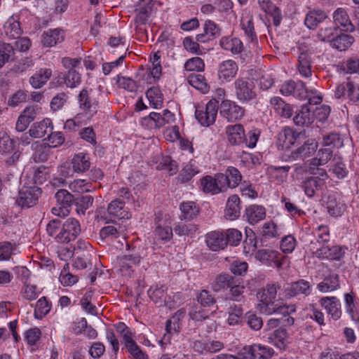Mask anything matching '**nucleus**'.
Returning a JSON list of instances; mask_svg holds the SVG:
<instances>
[{
    "label": "nucleus",
    "mask_w": 359,
    "mask_h": 359,
    "mask_svg": "<svg viewBox=\"0 0 359 359\" xmlns=\"http://www.w3.org/2000/svg\"><path fill=\"white\" fill-rule=\"evenodd\" d=\"M4 31L6 34L11 39H18L22 34L20 22L13 17L10 18L6 21L4 25Z\"/></svg>",
    "instance_id": "4c0bfd02"
},
{
    "label": "nucleus",
    "mask_w": 359,
    "mask_h": 359,
    "mask_svg": "<svg viewBox=\"0 0 359 359\" xmlns=\"http://www.w3.org/2000/svg\"><path fill=\"white\" fill-rule=\"evenodd\" d=\"M335 30L336 28L332 26L322 27L318 32L317 38L320 41L332 43Z\"/></svg>",
    "instance_id": "680f3d73"
},
{
    "label": "nucleus",
    "mask_w": 359,
    "mask_h": 359,
    "mask_svg": "<svg viewBox=\"0 0 359 359\" xmlns=\"http://www.w3.org/2000/svg\"><path fill=\"white\" fill-rule=\"evenodd\" d=\"M243 313V309L240 306H231L229 311V323L230 325L238 324L242 318Z\"/></svg>",
    "instance_id": "bf43d9fd"
},
{
    "label": "nucleus",
    "mask_w": 359,
    "mask_h": 359,
    "mask_svg": "<svg viewBox=\"0 0 359 359\" xmlns=\"http://www.w3.org/2000/svg\"><path fill=\"white\" fill-rule=\"evenodd\" d=\"M238 70V66L234 60H224L218 66V78L222 82H229L236 76Z\"/></svg>",
    "instance_id": "9d476101"
},
{
    "label": "nucleus",
    "mask_w": 359,
    "mask_h": 359,
    "mask_svg": "<svg viewBox=\"0 0 359 359\" xmlns=\"http://www.w3.org/2000/svg\"><path fill=\"white\" fill-rule=\"evenodd\" d=\"M339 286L338 275L333 273L326 277L323 281L318 285L320 292H327L337 289Z\"/></svg>",
    "instance_id": "58836bf2"
},
{
    "label": "nucleus",
    "mask_w": 359,
    "mask_h": 359,
    "mask_svg": "<svg viewBox=\"0 0 359 359\" xmlns=\"http://www.w3.org/2000/svg\"><path fill=\"white\" fill-rule=\"evenodd\" d=\"M278 255L279 252L276 250L262 249L255 253V257L263 264H271L278 262Z\"/></svg>",
    "instance_id": "473e14b6"
},
{
    "label": "nucleus",
    "mask_w": 359,
    "mask_h": 359,
    "mask_svg": "<svg viewBox=\"0 0 359 359\" xmlns=\"http://www.w3.org/2000/svg\"><path fill=\"white\" fill-rule=\"evenodd\" d=\"M14 48L9 43H0V69L12 60Z\"/></svg>",
    "instance_id": "09e8293b"
},
{
    "label": "nucleus",
    "mask_w": 359,
    "mask_h": 359,
    "mask_svg": "<svg viewBox=\"0 0 359 359\" xmlns=\"http://www.w3.org/2000/svg\"><path fill=\"white\" fill-rule=\"evenodd\" d=\"M74 201L77 212L84 215L86 210L93 205L94 198L90 195H85L74 198Z\"/></svg>",
    "instance_id": "a18cd8bd"
},
{
    "label": "nucleus",
    "mask_w": 359,
    "mask_h": 359,
    "mask_svg": "<svg viewBox=\"0 0 359 359\" xmlns=\"http://www.w3.org/2000/svg\"><path fill=\"white\" fill-rule=\"evenodd\" d=\"M57 203L60 205H63L67 208H69L74 201V198L67 190L60 189L55 195Z\"/></svg>",
    "instance_id": "49530a36"
},
{
    "label": "nucleus",
    "mask_w": 359,
    "mask_h": 359,
    "mask_svg": "<svg viewBox=\"0 0 359 359\" xmlns=\"http://www.w3.org/2000/svg\"><path fill=\"white\" fill-rule=\"evenodd\" d=\"M81 232L79 221L74 218H68L63 222L60 233L56 238V242L68 243L74 241Z\"/></svg>",
    "instance_id": "39448f33"
},
{
    "label": "nucleus",
    "mask_w": 359,
    "mask_h": 359,
    "mask_svg": "<svg viewBox=\"0 0 359 359\" xmlns=\"http://www.w3.org/2000/svg\"><path fill=\"white\" fill-rule=\"evenodd\" d=\"M235 278L227 273H222L217 276L212 283V289L218 292L222 289L230 287L235 284Z\"/></svg>",
    "instance_id": "f704fd0d"
},
{
    "label": "nucleus",
    "mask_w": 359,
    "mask_h": 359,
    "mask_svg": "<svg viewBox=\"0 0 359 359\" xmlns=\"http://www.w3.org/2000/svg\"><path fill=\"white\" fill-rule=\"evenodd\" d=\"M205 243L212 251L223 250L227 245L224 233L217 231H210L205 235Z\"/></svg>",
    "instance_id": "f8f14e48"
},
{
    "label": "nucleus",
    "mask_w": 359,
    "mask_h": 359,
    "mask_svg": "<svg viewBox=\"0 0 359 359\" xmlns=\"http://www.w3.org/2000/svg\"><path fill=\"white\" fill-rule=\"evenodd\" d=\"M318 144L315 139L306 140L298 149L292 151L291 158L293 159H305L311 156L318 148Z\"/></svg>",
    "instance_id": "9b49d317"
},
{
    "label": "nucleus",
    "mask_w": 359,
    "mask_h": 359,
    "mask_svg": "<svg viewBox=\"0 0 359 359\" xmlns=\"http://www.w3.org/2000/svg\"><path fill=\"white\" fill-rule=\"evenodd\" d=\"M182 217L184 219H192L199 212V208L193 201L184 202L180 205Z\"/></svg>",
    "instance_id": "a19ab883"
},
{
    "label": "nucleus",
    "mask_w": 359,
    "mask_h": 359,
    "mask_svg": "<svg viewBox=\"0 0 359 359\" xmlns=\"http://www.w3.org/2000/svg\"><path fill=\"white\" fill-rule=\"evenodd\" d=\"M287 333L285 329L276 330L269 337V341L280 349L285 348Z\"/></svg>",
    "instance_id": "ea45409f"
},
{
    "label": "nucleus",
    "mask_w": 359,
    "mask_h": 359,
    "mask_svg": "<svg viewBox=\"0 0 359 359\" xmlns=\"http://www.w3.org/2000/svg\"><path fill=\"white\" fill-rule=\"evenodd\" d=\"M241 213V200L234 194L229 197L226 204L225 217L230 220L239 217Z\"/></svg>",
    "instance_id": "5701e85b"
},
{
    "label": "nucleus",
    "mask_w": 359,
    "mask_h": 359,
    "mask_svg": "<svg viewBox=\"0 0 359 359\" xmlns=\"http://www.w3.org/2000/svg\"><path fill=\"white\" fill-rule=\"evenodd\" d=\"M235 94L241 102H248L254 100L256 96L255 85L248 78H238L234 82Z\"/></svg>",
    "instance_id": "20e7f679"
},
{
    "label": "nucleus",
    "mask_w": 359,
    "mask_h": 359,
    "mask_svg": "<svg viewBox=\"0 0 359 359\" xmlns=\"http://www.w3.org/2000/svg\"><path fill=\"white\" fill-rule=\"evenodd\" d=\"M81 76L75 69H70L64 76V83L69 88H74L80 83Z\"/></svg>",
    "instance_id": "052dcab7"
},
{
    "label": "nucleus",
    "mask_w": 359,
    "mask_h": 359,
    "mask_svg": "<svg viewBox=\"0 0 359 359\" xmlns=\"http://www.w3.org/2000/svg\"><path fill=\"white\" fill-rule=\"evenodd\" d=\"M320 304L334 320L340 318L341 316V304L337 297H323L320 300Z\"/></svg>",
    "instance_id": "ddd939ff"
},
{
    "label": "nucleus",
    "mask_w": 359,
    "mask_h": 359,
    "mask_svg": "<svg viewBox=\"0 0 359 359\" xmlns=\"http://www.w3.org/2000/svg\"><path fill=\"white\" fill-rule=\"evenodd\" d=\"M225 240L227 241V244L231 245H238L242 239V233L240 231L236 229H229L226 230L225 233Z\"/></svg>",
    "instance_id": "13d9d810"
},
{
    "label": "nucleus",
    "mask_w": 359,
    "mask_h": 359,
    "mask_svg": "<svg viewBox=\"0 0 359 359\" xmlns=\"http://www.w3.org/2000/svg\"><path fill=\"white\" fill-rule=\"evenodd\" d=\"M79 109L88 118L97 114L100 108V101L92 88H83L77 97Z\"/></svg>",
    "instance_id": "f03ea898"
},
{
    "label": "nucleus",
    "mask_w": 359,
    "mask_h": 359,
    "mask_svg": "<svg viewBox=\"0 0 359 359\" xmlns=\"http://www.w3.org/2000/svg\"><path fill=\"white\" fill-rule=\"evenodd\" d=\"M50 310V305L48 303L46 297H43L39 299L34 308V316L37 319H41L45 316Z\"/></svg>",
    "instance_id": "8fccbe9b"
},
{
    "label": "nucleus",
    "mask_w": 359,
    "mask_h": 359,
    "mask_svg": "<svg viewBox=\"0 0 359 359\" xmlns=\"http://www.w3.org/2000/svg\"><path fill=\"white\" fill-rule=\"evenodd\" d=\"M316 93V90H310L306 87V85L302 81H297L296 83L295 91L294 96L299 97L301 100H306L309 96V93L314 94Z\"/></svg>",
    "instance_id": "0e129e2a"
},
{
    "label": "nucleus",
    "mask_w": 359,
    "mask_h": 359,
    "mask_svg": "<svg viewBox=\"0 0 359 359\" xmlns=\"http://www.w3.org/2000/svg\"><path fill=\"white\" fill-rule=\"evenodd\" d=\"M187 81L191 86L199 90L203 93H206L209 90V86L204 76L201 74H191L187 77Z\"/></svg>",
    "instance_id": "e433bc0d"
},
{
    "label": "nucleus",
    "mask_w": 359,
    "mask_h": 359,
    "mask_svg": "<svg viewBox=\"0 0 359 359\" xmlns=\"http://www.w3.org/2000/svg\"><path fill=\"white\" fill-rule=\"evenodd\" d=\"M258 4L262 10L273 18V25L278 26L283 18L280 9L271 0H258Z\"/></svg>",
    "instance_id": "4be33fe9"
},
{
    "label": "nucleus",
    "mask_w": 359,
    "mask_h": 359,
    "mask_svg": "<svg viewBox=\"0 0 359 359\" xmlns=\"http://www.w3.org/2000/svg\"><path fill=\"white\" fill-rule=\"evenodd\" d=\"M329 170L338 179L345 177L348 172L341 158L337 156L332 159Z\"/></svg>",
    "instance_id": "7c9ffc66"
},
{
    "label": "nucleus",
    "mask_w": 359,
    "mask_h": 359,
    "mask_svg": "<svg viewBox=\"0 0 359 359\" xmlns=\"http://www.w3.org/2000/svg\"><path fill=\"white\" fill-rule=\"evenodd\" d=\"M320 176L321 177H309L302 182L301 187L308 197H314L316 194L321 190L325 185V180L327 178L326 172L323 171Z\"/></svg>",
    "instance_id": "1a4fd4ad"
},
{
    "label": "nucleus",
    "mask_w": 359,
    "mask_h": 359,
    "mask_svg": "<svg viewBox=\"0 0 359 359\" xmlns=\"http://www.w3.org/2000/svg\"><path fill=\"white\" fill-rule=\"evenodd\" d=\"M150 104L154 108L158 109L161 107L163 104L162 95L157 88H149L146 93Z\"/></svg>",
    "instance_id": "603ef678"
},
{
    "label": "nucleus",
    "mask_w": 359,
    "mask_h": 359,
    "mask_svg": "<svg viewBox=\"0 0 359 359\" xmlns=\"http://www.w3.org/2000/svg\"><path fill=\"white\" fill-rule=\"evenodd\" d=\"M41 194V189L37 187L23 188L19 191L16 203L22 208L32 207L36 204Z\"/></svg>",
    "instance_id": "6e6552de"
},
{
    "label": "nucleus",
    "mask_w": 359,
    "mask_h": 359,
    "mask_svg": "<svg viewBox=\"0 0 359 359\" xmlns=\"http://www.w3.org/2000/svg\"><path fill=\"white\" fill-rule=\"evenodd\" d=\"M72 165L74 172L77 173L85 172L90 168V157L86 153L76 154L72 159Z\"/></svg>",
    "instance_id": "cd10ccee"
},
{
    "label": "nucleus",
    "mask_w": 359,
    "mask_h": 359,
    "mask_svg": "<svg viewBox=\"0 0 359 359\" xmlns=\"http://www.w3.org/2000/svg\"><path fill=\"white\" fill-rule=\"evenodd\" d=\"M64 32L61 29H48L41 35V43L45 47H52L63 41Z\"/></svg>",
    "instance_id": "6ab92c4d"
},
{
    "label": "nucleus",
    "mask_w": 359,
    "mask_h": 359,
    "mask_svg": "<svg viewBox=\"0 0 359 359\" xmlns=\"http://www.w3.org/2000/svg\"><path fill=\"white\" fill-rule=\"evenodd\" d=\"M313 120L314 114L306 105L302 106L301 110L293 118L294 123L299 126H308L313 123Z\"/></svg>",
    "instance_id": "c756f323"
},
{
    "label": "nucleus",
    "mask_w": 359,
    "mask_h": 359,
    "mask_svg": "<svg viewBox=\"0 0 359 359\" xmlns=\"http://www.w3.org/2000/svg\"><path fill=\"white\" fill-rule=\"evenodd\" d=\"M184 68L190 72H203L205 68L203 60L199 57L189 59L184 64Z\"/></svg>",
    "instance_id": "6e6d98bb"
},
{
    "label": "nucleus",
    "mask_w": 359,
    "mask_h": 359,
    "mask_svg": "<svg viewBox=\"0 0 359 359\" xmlns=\"http://www.w3.org/2000/svg\"><path fill=\"white\" fill-rule=\"evenodd\" d=\"M197 301L203 306H210L216 303L215 297L208 290H202L197 296Z\"/></svg>",
    "instance_id": "338daca9"
},
{
    "label": "nucleus",
    "mask_w": 359,
    "mask_h": 359,
    "mask_svg": "<svg viewBox=\"0 0 359 359\" xmlns=\"http://www.w3.org/2000/svg\"><path fill=\"white\" fill-rule=\"evenodd\" d=\"M354 38L346 34H341L332 41V45L339 51L347 50L354 42Z\"/></svg>",
    "instance_id": "c9c22d12"
},
{
    "label": "nucleus",
    "mask_w": 359,
    "mask_h": 359,
    "mask_svg": "<svg viewBox=\"0 0 359 359\" xmlns=\"http://www.w3.org/2000/svg\"><path fill=\"white\" fill-rule=\"evenodd\" d=\"M333 19L336 26L341 27L342 30L347 32H352L354 31V25L352 24L349 16L344 8H337L333 13Z\"/></svg>",
    "instance_id": "f3484780"
},
{
    "label": "nucleus",
    "mask_w": 359,
    "mask_h": 359,
    "mask_svg": "<svg viewBox=\"0 0 359 359\" xmlns=\"http://www.w3.org/2000/svg\"><path fill=\"white\" fill-rule=\"evenodd\" d=\"M201 185L204 192L217 194L219 193L215 177L207 175L201 179Z\"/></svg>",
    "instance_id": "3c124183"
},
{
    "label": "nucleus",
    "mask_w": 359,
    "mask_h": 359,
    "mask_svg": "<svg viewBox=\"0 0 359 359\" xmlns=\"http://www.w3.org/2000/svg\"><path fill=\"white\" fill-rule=\"evenodd\" d=\"M107 212L114 219H128L130 214L125 208V203L120 199L112 201L108 205Z\"/></svg>",
    "instance_id": "2eb2a0df"
},
{
    "label": "nucleus",
    "mask_w": 359,
    "mask_h": 359,
    "mask_svg": "<svg viewBox=\"0 0 359 359\" xmlns=\"http://www.w3.org/2000/svg\"><path fill=\"white\" fill-rule=\"evenodd\" d=\"M298 69L301 75L305 77L311 76V56L306 46L299 47Z\"/></svg>",
    "instance_id": "aec40b11"
},
{
    "label": "nucleus",
    "mask_w": 359,
    "mask_h": 359,
    "mask_svg": "<svg viewBox=\"0 0 359 359\" xmlns=\"http://www.w3.org/2000/svg\"><path fill=\"white\" fill-rule=\"evenodd\" d=\"M141 260V256L135 251H133L131 253L124 255L120 258L119 264L121 266V270L124 271L128 270L133 267V266L137 265Z\"/></svg>",
    "instance_id": "72a5a7b5"
},
{
    "label": "nucleus",
    "mask_w": 359,
    "mask_h": 359,
    "mask_svg": "<svg viewBox=\"0 0 359 359\" xmlns=\"http://www.w3.org/2000/svg\"><path fill=\"white\" fill-rule=\"evenodd\" d=\"M254 344L251 346H244L238 353L236 356L234 355L235 359H256L255 353Z\"/></svg>",
    "instance_id": "774afa93"
},
{
    "label": "nucleus",
    "mask_w": 359,
    "mask_h": 359,
    "mask_svg": "<svg viewBox=\"0 0 359 359\" xmlns=\"http://www.w3.org/2000/svg\"><path fill=\"white\" fill-rule=\"evenodd\" d=\"M51 76V69L41 68L29 78V82L32 88L38 89L42 88Z\"/></svg>",
    "instance_id": "b1692460"
},
{
    "label": "nucleus",
    "mask_w": 359,
    "mask_h": 359,
    "mask_svg": "<svg viewBox=\"0 0 359 359\" xmlns=\"http://www.w3.org/2000/svg\"><path fill=\"white\" fill-rule=\"evenodd\" d=\"M167 287L164 285L158 287V285L151 287L148 290V295L150 299L160 305H163L166 302Z\"/></svg>",
    "instance_id": "2f4dec72"
},
{
    "label": "nucleus",
    "mask_w": 359,
    "mask_h": 359,
    "mask_svg": "<svg viewBox=\"0 0 359 359\" xmlns=\"http://www.w3.org/2000/svg\"><path fill=\"white\" fill-rule=\"evenodd\" d=\"M218 109V101L215 99L210 100L205 107H196L195 112L196 118L201 125L210 126L215 121Z\"/></svg>",
    "instance_id": "7ed1b4c3"
},
{
    "label": "nucleus",
    "mask_w": 359,
    "mask_h": 359,
    "mask_svg": "<svg viewBox=\"0 0 359 359\" xmlns=\"http://www.w3.org/2000/svg\"><path fill=\"white\" fill-rule=\"evenodd\" d=\"M52 121L50 118H44L40 122L34 123L29 130V136L33 138H42L52 130Z\"/></svg>",
    "instance_id": "a878e982"
},
{
    "label": "nucleus",
    "mask_w": 359,
    "mask_h": 359,
    "mask_svg": "<svg viewBox=\"0 0 359 359\" xmlns=\"http://www.w3.org/2000/svg\"><path fill=\"white\" fill-rule=\"evenodd\" d=\"M311 291L312 285L310 282L304 279H299L297 281L288 284L287 287L284 290V295L287 299L299 297L301 296L306 297L311 294Z\"/></svg>",
    "instance_id": "0eeeda50"
},
{
    "label": "nucleus",
    "mask_w": 359,
    "mask_h": 359,
    "mask_svg": "<svg viewBox=\"0 0 359 359\" xmlns=\"http://www.w3.org/2000/svg\"><path fill=\"white\" fill-rule=\"evenodd\" d=\"M221 48L233 55H238L243 50V43L237 37L223 36L219 41Z\"/></svg>",
    "instance_id": "a211bd4d"
},
{
    "label": "nucleus",
    "mask_w": 359,
    "mask_h": 359,
    "mask_svg": "<svg viewBox=\"0 0 359 359\" xmlns=\"http://www.w3.org/2000/svg\"><path fill=\"white\" fill-rule=\"evenodd\" d=\"M198 227L194 224H181L174 227L176 234L180 236H192L196 232Z\"/></svg>",
    "instance_id": "5fc2aeb1"
},
{
    "label": "nucleus",
    "mask_w": 359,
    "mask_h": 359,
    "mask_svg": "<svg viewBox=\"0 0 359 359\" xmlns=\"http://www.w3.org/2000/svg\"><path fill=\"white\" fill-rule=\"evenodd\" d=\"M300 136L299 133H296L290 128H283L278 135L277 144L281 147L283 149H290Z\"/></svg>",
    "instance_id": "4468645a"
},
{
    "label": "nucleus",
    "mask_w": 359,
    "mask_h": 359,
    "mask_svg": "<svg viewBox=\"0 0 359 359\" xmlns=\"http://www.w3.org/2000/svg\"><path fill=\"white\" fill-rule=\"evenodd\" d=\"M327 18V14L322 10L310 11L306 15L304 23L310 29H314Z\"/></svg>",
    "instance_id": "c85d7f7f"
},
{
    "label": "nucleus",
    "mask_w": 359,
    "mask_h": 359,
    "mask_svg": "<svg viewBox=\"0 0 359 359\" xmlns=\"http://www.w3.org/2000/svg\"><path fill=\"white\" fill-rule=\"evenodd\" d=\"M14 149V140L4 130H0V153L6 154Z\"/></svg>",
    "instance_id": "de8ad7c7"
},
{
    "label": "nucleus",
    "mask_w": 359,
    "mask_h": 359,
    "mask_svg": "<svg viewBox=\"0 0 359 359\" xmlns=\"http://www.w3.org/2000/svg\"><path fill=\"white\" fill-rule=\"evenodd\" d=\"M242 29L245 35L250 39L252 43H257V36L255 32L252 17H243L241 20Z\"/></svg>",
    "instance_id": "37998d69"
},
{
    "label": "nucleus",
    "mask_w": 359,
    "mask_h": 359,
    "mask_svg": "<svg viewBox=\"0 0 359 359\" xmlns=\"http://www.w3.org/2000/svg\"><path fill=\"white\" fill-rule=\"evenodd\" d=\"M204 32L196 35V40L205 43L218 37L220 35L219 27L212 20H207L203 27Z\"/></svg>",
    "instance_id": "412c9836"
},
{
    "label": "nucleus",
    "mask_w": 359,
    "mask_h": 359,
    "mask_svg": "<svg viewBox=\"0 0 359 359\" xmlns=\"http://www.w3.org/2000/svg\"><path fill=\"white\" fill-rule=\"evenodd\" d=\"M280 288V286L278 283L267 284L258 292L260 299L259 306L261 312L266 315L280 313L287 316L290 313L295 311L294 305H280L277 301H275L278 290Z\"/></svg>",
    "instance_id": "f257e3e1"
},
{
    "label": "nucleus",
    "mask_w": 359,
    "mask_h": 359,
    "mask_svg": "<svg viewBox=\"0 0 359 359\" xmlns=\"http://www.w3.org/2000/svg\"><path fill=\"white\" fill-rule=\"evenodd\" d=\"M326 204L328 212L334 217L340 216L344 210V205L337 201L334 195H330L327 197Z\"/></svg>",
    "instance_id": "79ce46f5"
},
{
    "label": "nucleus",
    "mask_w": 359,
    "mask_h": 359,
    "mask_svg": "<svg viewBox=\"0 0 359 359\" xmlns=\"http://www.w3.org/2000/svg\"><path fill=\"white\" fill-rule=\"evenodd\" d=\"M270 104L275 110V111L280 115L282 118H289L293 114V109L292 106L286 103L280 97H273L270 100Z\"/></svg>",
    "instance_id": "393cba45"
},
{
    "label": "nucleus",
    "mask_w": 359,
    "mask_h": 359,
    "mask_svg": "<svg viewBox=\"0 0 359 359\" xmlns=\"http://www.w3.org/2000/svg\"><path fill=\"white\" fill-rule=\"evenodd\" d=\"M245 216L250 224H255L266 217L265 208L259 205H250L245 209Z\"/></svg>",
    "instance_id": "bb28decb"
},
{
    "label": "nucleus",
    "mask_w": 359,
    "mask_h": 359,
    "mask_svg": "<svg viewBox=\"0 0 359 359\" xmlns=\"http://www.w3.org/2000/svg\"><path fill=\"white\" fill-rule=\"evenodd\" d=\"M220 115L229 122L240 120L243 116L245 110L235 102L229 100H223L219 106Z\"/></svg>",
    "instance_id": "423d86ee"
},
{
    "label": "nucleus",
    "mask_w": 359,
    "mask_h": 359,
    "mask_svg": "<svg viewBox=\"0 0 359 359\" xmlns=\"http://www.w3.org/2000/svg\"><path fill=\"white\" fill-rule=\"evenodd\" d=\"M226 175H229L230 188L236 187L241 181L242 176L240 171L234 167H229L226 170Z\"/></svg>",
    "instance_id": "69168bd1"
},
{
    "label": "nucleus",
    "mask_w": 359,
    "mask_h": 359,
    "mask_svg": "<svg viewBox=\"0 0 359 359\" xmlns=\"http://www.w3.org/2000/svg\"><path fill=\"white\" fill-rule=\"evenodd\" d=\"M332 157L330 148L321 149L318 151L317 157L313 159V164L317 166L326 164Z\"/></svg>",
    "instance_id": "864d4df0"
},
{
    "label": "nucleus",
    "mask_w": 359,
    "mask_h": 359,
    "mask_svg": "<svg viewBox=\"0 0 359 359\" xmlns=\"http://www.w3.org/2000/svg\"><path fill=\"white\" fill-rule=\"evenodd\" d=\"M229 142L231 145H240L245 140V134L243 125L237 123L229 126L226 128Z\"/></svg>",
    "instance_id": "dca6fc26"
},
{
    "label": "nucleus",
    "mask_w": 359,
    "mask_h": 359,
    "mask_svg": "<svg viewBox=\"0 0 359 359\" xmlns=\"http://www.w3.org/2000/svg\"><path fill=\"white\" fill-rule=\"evenodd\" d=\"M323 144L333 148H341L344 145V140L337 133H330L323 136Z\"/></svg>",
    "instance_id": "c03bdc74"
},
{
    "label": "nucleus",
    "mask_w": 359,
    "mask_h": 359,
    "mask_svg": "<svg viewBox=\"0 0 359 359\" xmlns=\"http://www.w3.org/2000/svg\"><path fill=\"white\" fill-rule=\"evenodd\" d=\"M254 348L256 358L269 359L274 354V351L272 348L260 344H254Z\"/></svg>",
    "instance_id": "4d7b16f0"
},
{
    "label": "nucleus",
    "mask_w": 359,
    "mask_h": 359,
    "mask_svg": "<svg viewBox=\"0 0 359 359\" xmlns=\"http://www.w3.org/2000/svg\"><path fill=\"white\" fill-rule=\"evenodd\" d=\"M247 324L254 330H259L263 325V321L261 317L252 312H248L245 314Z\"/></svg>",
    "instance_id": "e2e57ef3"
}]
</instances>
